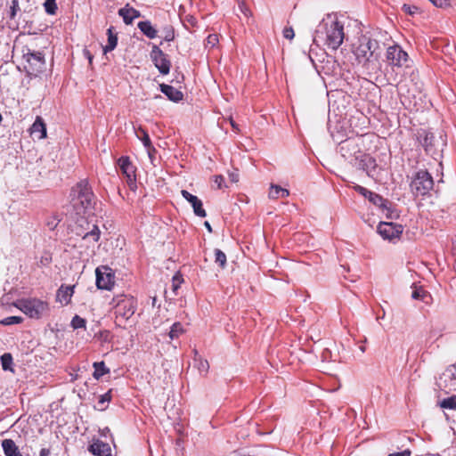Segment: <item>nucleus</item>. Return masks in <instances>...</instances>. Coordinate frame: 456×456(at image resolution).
Returning a JSON list of instances; mask_svg holds the SVG:
<instances>
[{
  "label": "nucleus",
  "mask_w": 456,
  "mask_h": 456,
  "mask_svg": "<svg viewBox=\"0 0 456 456\" xmlns=\"http://www.w3.org/2000/svg\"><path fill=\"white\" fill-rule=\"evenodd\" d=\"M344 37V26L341 22L323 20L317 27L313 41L316 45L323 41L329 48L337 50L342 45Z\"/></svg>",
  "instance_id": "f257e3e1"
},
{
  "label": "nucleus",
  "mask_w": 456,
  "mask_h": 456,
  "mask_svg": "<svg viewBox=\"0 0 456 456\" xmlns=\"http://www.w3.org/2000/svg\"><path fill=\"white\" fill-rule=\"evenodd\" d=\"M71 204L78 215L94 208V195L87 180H81L70 191Z\"/></svg>",
  "instance_id": "f03ea898"
},
{
  "label": "nucleus",
  "mask_w": 456,
  "mask_h": 456,
  "mask_svg": "<svg viewBox=\"0 0 456 456\" xmlns=\"http://www.w3.org/2000/svg\"><path fill=\"white\" fill-rule=\"evenodd\" d=\"M16 307L32 319H41L50 314V305L39 298H22L17 301Z\"/></svg>",
  "instance_id": "7ed1b4c3"
},
{
  "label": "nucleus",
  "mask_w": 456,
  "mask_h": 456,
  "mask_svg": "<svg viewBox=\"0 0 456 456\" xmlns=\"http://www.w3.org/2000/svg\"><path fill=\"white\" fill-rule=\"evenodd\" d=\"M379 49V42L371 39L370 37L363 35L359 37L358 44L354 53L360 63H366L373 56H379L377 53Z\"/></svg>",
  "instance_id": "20e7f679"
},
{
  "label": "nucleus",
  "mask_w": 456,
  "mask_h": 456,
  "mask_svg": "<svg viewBox=\"0 0 456 456\" xmlns=\"http://www.w3.org/2000/svg\"><path fill=\"white\" fill-rule=\"evenodd\" d=\"M410 188L415 197L428 195L434 188L432 175L427 170L416 172L410 183Z\"/></svg>",
  "instance_id": "39448f33"
},
{
  "label": "nucleus",
  "mask_w": 456,
  "mask_h": 456,
  "mask_svg": "<svg viewBox=\"0 0 456 456\" xmlns=\"http://www.w3.org/2000/svg\"><path fill=\"white\" fill-rule=\"evenodd\" d=\"M79 229L76 231V234L82 237L83 240H86L93 244L96 243L101 235V231L96 224H90L85 217L81 216L77 219Z\"/></svg>",
  "instance_id": "423d86ee"
},
{
  "label": "nucleus",
  "mask_w": 456,
  "mask_h": 456,
  "mask_svg": "<svg viewBox=\"0 0 456 456\" xmlns=\"http://www.w3.org/2000/svg\"><path fill=\"white\" fill-rule=\"evenodd\" d=\"M23 57L27 61L25 69L28 74L37 76V74L45 70V59L42 53L28 50L27 53H24Z\"/></svg>",
  "instance_id": "0eeeda50"
},
{
  "label": "nucleus",
  "mask_w": 456,
  "mask_h": 456,
  "mask_svg": "<svg viewBox=\"0 0 456 456\" xmlns=\"http://www.w3.org/2000/svg\"><path fill=\"white\" fill-rule=\"evenodd\" d=\"M137 301L133 297H124L115 306V314L118 320H129L135 313Z\"/></svg>",
  "instance_id": "6e6552de"
},
{
  "label": "nucleus",
  "mask_w": 456,
  "mask_h": 456,
  "mask_svg": "<svg viewBox=\"0 0 456 456\" xmlns=\"http://www.w3.org/2000/svg\"><path fill=\"white\" fill-rule=\"evenodd\" d=\"M96 286L99 289L110 290L115 284V273L108 265H100L95 270Z\"/></svg>",
  "instance_id": "1a4fd4ad"
},
{
  "label": "nucleus",
  "mask_w": 456,
  "mask_h": 456,
  "mask_svg": "<svg viewBox=\"0 0 456 456\" xmlns=\"http://www.w3.org/2000/svg\"><path fill=\"white\" fill-rule=\"evenodd\" d=\"M150 56L159 73L162 75H167L169 73L171 61H169L167 55L164 53V52L158 45H152Z\"/></svg>",
  "instance_id": "9d476101"
},
{
  "label": "nucleus",
  "mask_w": 456,
  "mask_h": 456,
  "mask_svg": "<svg viewBox=\"0 0 456 456\" xmlns=\"http://www.w3.org/2000/svg\"><path fill=\"white\" fill-rule=\"evenodd\" d=\"M386 57L388 64L393 67L402 68L408 61V53L398 45L388 46Z\"/></svg>",
  "instance_id": "9b49d317"
},
{
  "label": "nucleus",
  "mask_w": 456,
  "mask_h": 456,
  "mask_svg": "<svg viewBox=\"0 0 456 456\" xmlns=\"http://www.w3.org/2000/svg\"><path fill=\"white\" fill-rule=\"evenodd\" d=\"M403 225L394 223L380 222L378 226V232L384 240H388L399 238L403 233Z\"/></svg>",
  "instance_id": "f8f14e48"
},
{
  "label": "nucleus",
  "mask_w": 456,
  "mask_h": 456,
  "mask_svg": "<svg viewBox=\"0 0 456 456\" xmlns=\"http://www.w3.org/2000/svg\"><path fill=\"white\" fill-rule=\"evenodd\" d=\"M118 165L119 169L121 170L122 174L125 175V176L126 177L128 185L130 187H132L133 185H135L136 168L133 165V163L130 161L129 158L126 156H122L121 158L118 159Z\"/></svg>",
  "instance_id": "ddd939ff"
},
{
  "label": "nucleus",
  "mask_w": 456,
  "mask_h": 456,
  "mask_svg": "<svg viewBox=\"0 0 456 456\" xmlns=\"http://www.w3.org/2000/svg\"><path fill=\"white\" fill-rule=\"evenodd\" d=\"M181 194L191 203L193 212L197 216L205 217L207 216L206 210L203 208L202 201L197 196L192 195L186 190H182Z\"/></svg>",
  "instance_id": "4468645a"
},
{
  "label": "nucleus",
  "mask_w": 456,
  "mask_h": 456,
  "mask_svg": "<svg viewBox=\"0 0 456 456\" xmlns=\"http://www.w3.org/2000/svg\"><path fill=\"white\" fill-rule=\"evenodd\" d=\"M419 142L424 148L427 154L434 156L436 154L435 149V136L432 133L422 131L419 134Z\"/></svg>",
  "instance_id": "2eb2a0df"
},
{
  "label": "nucleus",
  "mask_w": 456,
  "mask_h": 456,
  "mask_svg": "<svg viewBox=\"0 0 456 456\" xmlns=\"http://www.w3.org/2000/svg\"><path fill=\"white\" fill-rule=\"evenodd\" d=\"M354 166L370 175V169L376 167V161L367 154H361L355 158Z\"/></svg>",
  "instance_id": "dca6fc26"
},
{
  "label": "nucleus",
  "mask_w": 456,
  "mask_h": 456,
  "mask_svg": "<svg viewBox=\"0 0 456 456\" xmlns=\"http://www.w3.org/2000/svg\"><path fill=\"white\" fill-rule=\"evenodd\" d=\"M89 452L96 456H111V448L109 444L101 440L94 441L89 446Z\"/></svg>",
  "instance_id": "f3484780"
},
{
  "label": "nucleus",
  "mask_w": 456,
  "mask_h": 456,
  "mask_svg": "<svg viewBox=\"0 0 456 456\" xmlns=\"http://www.w3.org/2000/svg\"><path fill=\"white\" fill-rule=\"evenodd\" d=\"M118 15L123 18L125 24L130 25L134 19L141 16V12L138 10L130 7L127 4L125 7L118 10Z\"/></svg>",
  "instance_id": "a211bd4d"
},
{
  "label": "nucleus",
  "mask_w": 456,
  "mask_h": 456,
  "mask_svg": "<svg viewBox=\"0 0 456 456\" xmlns=\"http://www.w3.org/2000/svg\"><path fill=\"white\" fill-rule=\"evenodd\" d=\"M161 93H163L170 101L179 102L183 98V94L172 86L161 84L159 86Z\"/></svg>",
  "instance_id": "6ab92c4d"
},
{
  "label": "nucleus",
  "mask_w": 456,
  "mask_h": 456,
  "mask_svg": "<svg viewBox=\"0 0 456 456\" xmlns=\"http://www.w3.org/2000/svg\"><path fill=\"white\" fill-rule=\"evenodd\" d=\"M75 286H63L61 285L57 291V301L61 304L67 305L70 303L71 297L74 293Z\"/></svg>",
  "instance_id": "aec40b11"
},
{
  "label": "nucleus",
  "mask_w": 456,
  "mask_h": 456,
  "mask_svg": "<svg viewBox=\"0 0 456 456\" xmlns=\"http://www.w3.org/2000/svg\"><path fill=\"white\" fill-rule=\"evenodd\" d=\"M31 134H36L37 139L41 140L46 137V126L43 118L39 116L37 117L35 122L30 128Z\"/></svg>",
  "instance_id": "412c9836"
},
{
  "label": "nucleus",
  "mask_w": 456,
  "mask_h": 456,
  "mask_svg": "<svg viewBox=\"0 0 456 456\" xmlns=\"http://www.w3.org/2000/svg\"><path fill=\"white\" fill-rule=\"evenodd\" d=\"M137 27L140 31L150 39H154L158 37V30L152 26L150 20L140 21Z\"/></svg>",
  "instance_id": "4be33fe9"
},
{
  "label": "nucleus",
  "mask_w": 456,
  "mask_h": 456,
  "mask_svg": "<svg viewBox=\"0 0 456 456\" xmlns=\"http://www.w3.org/2000/svg\"><path fill=\"white\" fill-rule=\"evenodd\" d=\"M2 447L5 456H22L18 446L12 439L3 440Z\"/></svg>",
  "instance_id": "5701e85b"
},
{
  "label": "nucleus",
  "mask_w": 456,
  "mask_h": 456,
  "mask_svg": "<svg viewBox=\"0 0 456 456\" xmlns=\"http://www.w3.org/2000/svg\"><path fill=\"white\" fill-rule=\"evenodd\" d=\"M107 35H108V43L103 47L104 53L113 51L116 48L117 44H118V36L116 33L113 32V27H110L108 28Z\"/></svg>",
  "instance_id": "b1692460"
},
{
  "label": "nucleus",
  "mask_w": 456,
  "mask_h": 456,
  "mask_svg": "<svg viewBox=\"0 0 456 456\" xmlns=\"http://www.w3.org/2000/svg\"><path fill=\"white\" fill-rule=\"evenodd\" d=\"M368 200L375 206H379L383 209H388V200L383 199L382 196H380L378 193L371 191L370 193H369Z\"/></svg>",
  "instance_id": "393cba45"
},
{
  "label": "nucleus",
  "mask_w": 456,
  "mask_h": 456,
  "mask_svg": "<svg viewBox=\"0 0 456 456\" xmlns=\"http://www.w3.org/2000/svg\"><path fill=\"white\" fill-rule=\"evenodd\" d=\"M93 367L94 369L93 376L95 379H99L103 375L110 372V369L106 367L104 362H95Z\"/></svg>",
  "instance_id": "a878e982"
},
{
  "label": "nucleus",
  "mask_w": 456,
  "mask_h": 456,
  "mask_svg": "<svg viewBox=\"0 0 456 456\" xmlns=\"http://www.w3.org/2000/svg\"><path fill=\"white\" fill-rule=\"evenodd\" d=\"M289 195V192L287 189L281 188L278 185H272L270 191H269V197L272 199H278V198H286Z\"/></svg>",
  "instance_id": "bb28decb"
},
{
  "label": "nucleus",
  "mask_w": 456,
  "mask_h": 456,
  "mask_svg": "<svg viewBox=\"0 0 456 456\" xmlns=\"http://www.w3.org/2000/svg\"><path fill=\"white\" fill-rule=\"evenodd\" d=\"M160 37L166 42H171L175 39V29L171 25H166L160 28Z\"/></svg>",
  "instance_id": "cd10ccee"
},
{
  "label": "nucleus",
  "mask_w": 456,
  "mask_h": 456,
  "mask_svg": "<svg viewBox=\"0 0 456 456\" xmlns=\"http://www.w3.org/2000/svg\"><path fill=\"white\" fill-rule=\"evenodd\" d=\"M438 404L443 409L456 410V395L444 398Z\"/></svg>",
  "instance_id": "c85d7f7f"
},
{
  "label": "nucleus",
  "mask_w": 456,
  "mask_h": 456,
  "mask_svg": "<svg viewBox=\"0 0 456 456\" xmlns=\"http://www.w3.org/2000/svg\"><path fill=\"white\" fill-rule=\"evenodd\" d=\"M136 135L140 140H142L145 148H151L152 144L146 130L140 127L138 132L136 133Z\"/></svg>",
  "instance_id": "c756f323"
},
{
  "label": "nucleus",
  "mask_w": 456,
  "mask_h": 456,
  "mask_svg": "<svg viewBox=\"0 0 456 456\" xmlns=\"http://www.w3.org/2000/svg\"><path fill=\"white\" fill-rule=\"evenodd\" d=\"M215 262L223 269L226 265V255L219 248L215 249Z\"/></svg>",
  "instance_id": "7c9ffc66"
},
{
  "label": "nucleus",
  "mask_w": 456,
  "mask_h": 456,
  "mask_svg": "<svg viewBox=\"0 0 456 456\" xmlns=\"http://www.w3.org/2000/svg\"><path fill=\"white\" fill-rule=\"evenodd\" d=\"M183 332V327L180 322H175L169 331V338L171 339L178 338Z\"/></svg>",
  "instance_id": "2f4dec72"
},
{
  "label": "nucleus",
  "mask_w": 456,
  "mask_h": 456,
  "mask_svg": "<svg viewBox=\"0 0 456 456\" xmlns=\"http://www.w3.org/2000/svg\"><path fill=\"white\" fill-rule=\"evenodd\" d=\"M2 367L4 370H11V365L12 363V354L9 353H5L0 357Z\"/></svg>",
  "instance_id": "473e14b6"
},
{
  "label": "nucleus",
  "mask_w": 456,
  "mask_h": 456,
  "mask_svg": "<svg viewBox=\"0 0 456 456\" xmlns=\"http://www.w3.org/2000/svg\"><path fill=\"white\" fill-rule=\"evenodd\" d=\"M86 321L80 317L79 315H75L70 322L71 327L74 330L80 329V328H86Z\"/></svg>",
  "instance_id": "72a5a7b5"
},
{
  "label": "nucleus",
  "mask_w": 456,
  "mask_h": 456,
  "mask_svg": "<svg viewBox=\"0 0 456 456\" xmlns=\"http://www.w3.org/2000/svg\"><path fill=\"white\" fill-rule=\"evenodd\" d=\"M45 12L48 14L53 15L56 12L57 10V4L55 3V0H45L44 4Z\"/></svg>",
  "instance_id": "f704fd0d"
},
{
  "label": "nucleus",
  "mask_w": 456,
  "mask_h": 456,
  "mask_svg": "<svg viewBox=\"0 0 456 456\" xmlns=\"http://www.w3.org/2000/svg\"><path fill=\"white\" fill-rule=\"evenodd\" d=\"M195 362H196V367L198 368V370L200 373L206 374L208 371L209 364H208V361L200 358L198 360L195 359Z\"/></svg>",
  "instance_id": "c9c22d12"
},
{
  "label": "nucleus",
  "mask_w": 456,
  "mask_h": 456,
  "mask_svg": "<svg viewBox=\"0 0 456 456\" xmlns=\"http://www.w3.org/2000/svg\"><path fill=\"white\" fill-rule=\"evenodd\" d=\"M111 399L110 391L105 393L104 395H101L98 401L99 410L103 411L105 410L104 404L106 403H109Z\"/></svg>",
  "instance_id": "e433bc0d"
},
{
  "label": "nucleus",
  "mask_w": 456,
  "mask_h": 456,
  "mask_svg": "<svg viewBox=\"0 0 456 456\" xmlns=\"http://www.w3.org/2000/svg\"><path fill=\"white\" fill-rule=\"evenodd\" d=\"M22 321H23L22 317L10 316V317L4 318L3 321H1V323L4 325H12V324L20 323Z\"/></svg>",
  "instance_id": "4c0bfd02"
},
{
  "label": "nucleus",
  "mask_w": 456,
  "mask_h": 456,
  "mask_svg": "<svg viewBox=\"0 0 456 456\" xmlns=\"http://www.w3.org/2000/svg\"><path fill=\"white\" fill-rule=\"evenodd\" d=\"M183 278L179 273L174 275L172 279V289L175 294H176V290L180 288L181 283L183 282Z\"/></svg>",
  "instance_id": "58836bf2"
},
{
  "label": "nucleus",
  "mask_w": 456,
  "mask_h": 456,
  "mask_svg": "<svg viewBox=\"0 0 456 456\" xmlns=\"http://www.w3.org/2000/svg\"><path fill=\"white\" fill-rule=\"evenodd\" d=\"M238 7L240 11L246 16L249 17L251 15V12L249 8L247 6L245 0H237Z\"/></svg>",
  "instance_id": "ea45409f"
},
{
  "label": "nucleus",
  "mask_w": 456,
  "mask_h": 456,
  "mask_svg": "<svg viewBox=\"0 0 456 456\" xmlns=\"http://www.w3.org/2000/svg\"><path fill=\"white\" fill-rule=\"evenodd\" d=\"M19 10V0H12V5L10 7V19H14Z\"/></svg>",
  "instance_id": "a19ab883"
},
{
  "label": "nucleus",
  "mask_w": 456,
  "mask_h": 456,
  "mask_svg": "<svg viewBox=\"0 0 456 456\" xmlns=\"http://www.w3.org/2000/svg\"><path fill=\"white\" fill-rule=\"evenodd\" d=\"M427 296V292L421 289H415L411 293V297L413 299H421L424 300V297Z\"/></svg>",
  "instance_id": "79ce46f5"
},
{
  "label": "nucleus",
  "mask_w": 456,
  "mask_h": 456,
  "mask_svg": "<svg viewBox=\"0 0 456 456\" xmlns=\"http://www.w3.org/2000/svg\"><path fill=\"white\" fill-rule=\"evenodd\" d=\"M435 6L444 8L451 4V0H429Z\"/></svg>",
  "instance_id": "37998d69"
},
{
  "label": "nucleus",
  "mask_w": 456,
  "mask_h": 456,
  "mask_svg": "<svg viewBox=\"0 0 456 456\" xmlns=\"http://www.w3.org/2000/svg\"><path fill=\"white\" fill-rule=\"evenodd\" d=\"M218 43L217 35L212 34L207 37L206 45L214 47Z\"/></svg>",
  "instance_id": "c03bdc74"
},
{
  "label": "nucleus",
  "mask_w": 456,
  "mask_h": 456,
  "mask_svg": "<svg viewBox=\"0 0 456 456\" xmlns=\"http://www.w3.org/2000/svg\"><path fill=\"white\" fill-rule=\"evenodd\" d=\"M353 188L354 191H356L357 192H359L360 194H362L363 197H365L367 199H368L369 193L371 192L370 191H369L366 188H364L361 185H358V184L354 185Z\"/></svg>",
  "instance_id": "a18cd8bd"
},
{
  "label": "nucleus",
  "mask_w": 456,
  "mask_h": 456,
  "mask_svg": "<svg viewBox=\"0 0 456 456\" xmlns=\"http://www.w3.org/2000/svg\"><path fill=\"white\" fill-rule=\"evenodd\" d=\"M283 37L285 38H287V39H289V40L293 39L294 37H295V33H294L293 28H290V27L289 28H285L283 29Z\"/></svg>",
  "instance_id": "49530a36"
},
{
  "label": "nucleus",
  "mask_w": 456,
  "mask_h": 456,
  "mask_svg": "<svg viewBox=\"0 0 456 456\" xmlns=\"http://www.w3.org/2000/svg\"><path fill=\"white\" fill-rule=\"evenodd\" d=\"M60 221H61V219H59L57 216H54V217H53L52 220H49L47 222V226L49 227L50 230H53L58 225Z\"/></svg>",
  "instance_id": "de8ad7c7"
},
{
  "label": "nucleus",
  "mask_w": 456,
  "mask_h": 456,
  "mask_svg": "<svg viewBox=\"0 0 456 456\" xmlns=\"http://www.w3.org/2000/svg\"><path fill=\"white\" fill-rule=\"evenodd\" d=\"M403 10H404L405 12H407V13L413 14V13H415L418 11V7L411 6V5H408V4H403Z\"/></svg>",
  "instance_id": "09e8293b"
},
{
  "label": "nucleus",
  "mask_w": 456,
  "mask_h": 456,
  "mask_svg": "<svg viewBox=\"0 0 456 456\" xmlns=\"http://www.w3.org/2000/svg\"><path fill=\"white\" fill-rule=\"evenodd\" d=\"M224 181V178L223 175H216L215 176V183L216 184L217 188L218 189H221L222 188V185H223V183Z\"/></svg>",
  "instance_id": "8fccbe9b"
},
{
  "label": "nucleus",
  "mask_w": 456,
  "mask_h": 456,
  "mask_svg": "<svg viewBox=\"0 0 456 456\" xmlns=\"http://www.w3.org/2000/svg\"><path fill=\"white\" fill-rule=\"evenodd\" d=\"M411 450L406 449L400 452L390 453L388 456H411Z\"/></svg>",
  "instance_id": "3c124183"
},
{
  "label": "nucleus",
  "mask_w": 456,
  "mask_h": 456,
  "mask_svg": "<svg viewBox=\"0 0 456 456\" xmlns=\"http://www.w3.org/2000/svg\"><path fill=\"white\" fill-rule=\"evenodd\" d=\"M186 22H187L188 24H190L191 27H194V26H196V24H197V20H196V18H195V17H193V16H189V17H187V19H186Z\"/></svg>",
  "instance_id": "603ef678"
},
{
  "label": "nucleus",
  "mask_w": 456,
  "mask_h": 456,
  "mask_svg": "<svg viewBox=\"0 0 456 456\" xmlns=\"http://www.w3.org/2000/svg\"><path fill=\"white\" fill-rule=\"evenodd\" d=\"M52 260V257L49 255L41 257L40 263L44 265L49 264Z\"/></svg>",
  "instance_id": "864d4df0"
},
{
  "label": "nucleus",
  "mask_w": 456,
  "mask_h": 456,
  "mask_svg": "<svg viewBox=\"0 0 456 456\" xmlns=\"http://www.w3.org/2000/svg\"><path fill=\"white\" fill-rule=\"evenodd\" d=\"M148 151L149 158L151 159V162L153 161V155L156 153V150L151 145V148H146Z\"/></svg>",
  "instance_id": "5fc2aeb1"
},
{
  "label": "nucleus",
  "mask_w": 456,
  "mask_h": 456,
  "mask_svg": "<svg viewBox=\"0 0 456 456\" xmlns=\"http://www.w3.org/2000/svg\"><path fill=\"white\" fill-rule=\"evenodd\" d=\"M51 455V452L49 449L47 448H43L41 451H40V456H50Z\"/></svg>",
  "instance_id": "6e6d98bb"
},
{
  "label": "nucleus",
  "mask_w": 456,
  "mask_h": 456,
  "mask_svg": "<svg viewBox=\"0 0 456 456\" xmlns=\"http://www.w3.org/2000/svg\"><path fill=\"white\" fill-rule=\"evenodd\" d=\"M230 178H231L232 182L236 183L239 181V175L235 174V173H232V174H230Z\"/></svg>",
  "instance_id": "4d7b16f0"
},
{
  "label": "nucleus",
  "mask_w": 456,
  "mask_h": 456,
  "mask_svg": "<svg viewBox=\"0 0 456 456\" xmlns=\"http://www.w3.org/2000/svg\"><path fill=\"white\" fill-rule=\"evenodd\" d=\"M204 225H205V227L207 228V230H208L209 232H212V227H211L210 224H209L208 221H206V222L204 223Z\"/></svg>",
  "instance_id": "13d9d810"
},
{
  "label": "nucleus",
  "mask_w": 456,
  "mask_h": 456,
  "mask_svg": "<svg viewBox=\"0 0 456 456\" xmlns=\"http://www.w3.org/2000/svg\"><path fill=\"white\" fill-rule=\"evenodd\" d=\"M231 125H232V126L233 128H237V126H236V125H235V123H234L233 121H231Z\"/></svg>",
  "instance_id": "bf43d9fd"
},
{
  "label": "nucleus",
  "mask_w": 456,
  "mask_h": 456,
  "mask_svg": "<svg viewBox=\"0 0 456 456\" xmlns=\"http://www.w3.org/2000/svg\"><path fill=\"white\" fill-rule=\"evenodd\" d=\"M387 217H389V218H393V217H394V216H393V214L391 213V214L387 215Z\"/></svg>",
  "instance_id": "052dcab7"
},
{
  "label": "nucleus",
  "mask_w": 456,
  "mask_h": 456,
  "mask_svg": "<svg viewBox=\"0 0 456 456\" xmlns=\"http://www.w3.org/2000/svg\"><path fill=\"white\" fill-rule=\"evenodd\" d=\"M155 303H156V297H153V299H152L153 305H155Z\"/></svg>",
  "instance_id": "680f3d73"
},
{
  "label": "nucleus",
  "mask_w": 456,
  "mask_h": 456,
  "mask_svg": "<svg viewBox=\"0 0 456 456\" xmlns=\"http://www.w3.org/2000/svg\"><path fill=\"white\" fill-rule=\"evenodd\" d=\"M452 376H453L454 378H456V368H455V372H453V373H452Z\"/></svg>",
  "instance_id": "e2e57ef3"
},
{
  "label": "nucleus",
  "mask_w": 456,
  "mask_h": 456,
  "mask_svg": "<svg viewBox=\"0 0 456 456\" xmlns=\"http://www.w3.org/2000/svg\"><path fill=\"white\" fill-rule=\"evenodd\" d=\"M88 59H89V61L91 62L92 61V56L89 55Z\"/></svg>",
  "instance_id": "0e129e2a"
}]
</instances>
